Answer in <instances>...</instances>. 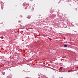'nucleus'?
<instances>
[{
	"label": "nucleus",
	"instance_id": "f257e3e1",
	"mask_svg": "<svg viewBox=\"0 0 78 78\" xmlns=\"http://www.w3.org/2000/svg\"><path fill=\"white\" fill-rule=\"evenodd\" d=\"M27 18H28V19H30V18H31V16H30V15H29L27 17Z\"/></svg>",
	"mask_w": 78,
	"mask_h": 78
},
{
	"label": "nucleus",
	"instance_id": "f03ea898",
	"mask_svg": "<svg viewBox=\"0 0 78 78\" xmlns=\"http://www.w3.org/2000/svg\"><path fill=\"white\" fill-rule=\"evenodd\" d=\"M64 47H67V46L66 44L64 45Z\"/></svg>",
	"mask_w": 78,
	"mask_h": 78
},
{
	"label": "nucleus",
	"instance_id": "7ed1b4c3",
	"mask_svg": "<svg viewBox=\"0 0 78 78\" xmlns=\"http://www.w3.org/2000/svg\"><path fill=\"white\" fill-rule=\"evenodd\" d=\"M73 69H74V68H73Z\"/></svg>",
	"mask_w": 78,
	"mask_h": 78
}]
</instances>
